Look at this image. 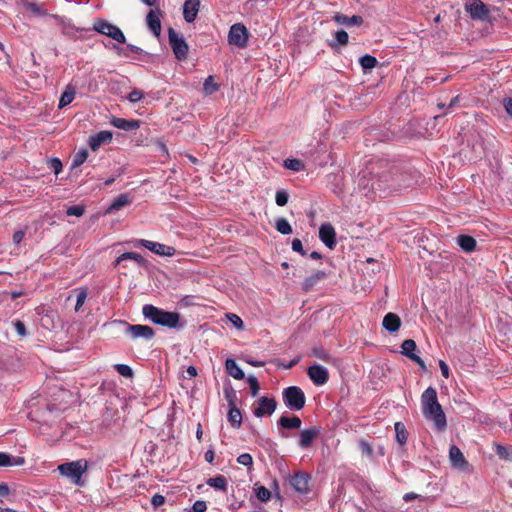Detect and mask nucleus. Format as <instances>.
Here are the masks:
<instances>
[{
	"label": "nucleus",
	"instance_id": "nucleus-1",
	"mask_svg": "<svg viewBox=\"0 0 512 512\" xmlns=\"http://www.w3.org/2000/svg\"><path fill=\"white\" fill-rule=\"evenodd\" d=\"M142 314L146 319L160 326L170 329L182 326V324H180L181 316L179 313L165 311L152 304L144 305L142 307Z\"/></svg>",
	"mask_w": 512,
	"mask_h": 512
},
{
	"label": "nucleus",
	"instance_id": "nucleus-2",
	"mask_svg": "<svg viewBox=\"0 0 512 512\" xmlns=\"http://www.w3.org/2000/svg\"><path fill=\"white\" fill-rule=\"evenodd\" d=\"M88 469V462L85 459L63 463L58 466L60 474L68 478L71 483L81 486L83 485L82 476Z\"/></svg>",
	"mask_w": 512,
	"mask_h": 512
},
{
	"label": "nucleus",
	"instance_id": "nucleus-3",
	"mask_svg": "<svg viewBox=\"0 0 512 512\" xmlns=\"http://www.w3.org/2000/svg\"><path fill=\"white\" fill-rule=\"evenodd\" d=\"M283 402L287 408L293 411H299L304 408L306 397L302 389L298 386H289L282 392Z\"/></svg>",
	"mask_w": 512,
	"mask_h": 512
},
{
	"label": "nucleus",
	"instance_id": "nucleus-4",
	"mask_svg": "<svg viewBox=\"0 0 512 512\" xmlns=\"http://www.w3.org/2000/svg\"><path fill=\"white\" fill-rule=\"evenodd\" d=\"M93 29L100 34H103V35H106V36L112 38L113 40L117 41L118 43L124 44L126 42V37H125L124 33L122 32V30L118 26L108 22L105 19H102V18L95 19L94 24H93Z\"/></svg>",
	"mask_w": 512,
	"mask_h": 512
},
{
	"label": "nucleus",
	"instance_id": "nucleus-5",
	"mask_svg": "<svg viewBox=\"0 0 512 512\" xmlns=\"http://www.w3.org/2000/svg\"><path fill=\"white\" fill-rule=\"evenodd\" d=\"M465 11L472 20L490 22L491 13L486 4L481 0H471L465 3Z\"/></svg>",
	"mask_w": 512,
	"mask_h": 512
},
{
	"label": "nucleus",
	"instance_id": "nucleus-6",
	"mask_svg": "<svg viewBox=\"0 0 512 512\" xmlns=\"http://www.w3.org/2000/svg\"><path fill=\"white\" fill-rule=\"evenodd\" d=\"M168 39L176 59L179 61L186 60L189 52L186 41L182 37H179L173 28L168 29Z\"/></svg>",
	"mask_w": 512,
	"mask_h": 512
},
{
	"label": "nucleus",
	"instance_id": "nucleus-7",
	"mask_svg": "<svg viewBox=\"0 0 512 512\" xmlns=\"http://www.w3.org/2000/svg\"><path fill=\"white\" fill-rule=\"evenodd\" d=\"M426 419L431 420L438 431H444L447 427L446 415L441 407L438 404V409L434 408V406L427 407L422 410Z\"/></svg>",
	"mask_w": 512,
	"mask_h": 512
},
{
	"label": "nucleus",
	"instance_id": "nucleus-8",
	"mask_svg": "<svg viewBox=\"0 0 512 512\" xmlns=\"http://www.w3.org/2000/svg\"><path fill=\"white\" fill-rule=\"evenodd\" d=\"M228 41L232 45L244 48L248 41L247 28L241 23L232 25L228 34Z\"/></svg>",
	"mask_w": 512,
	"mask_h": 512
},
{
	"label": "nucleus",
	"instance_id": "nucleus-9",
	"mask_svg": "<svg viewBox=\"0 0 512 512\" xmlns=\"http://www.w3.org/2000/svg\"><path fill=\"white\" fill-rule=\"evenodd\" d=\"M277 408V402L274 398L261 396L255 403L253 414L257 418L269 416L274 413Z\"/></svg>",
	"mask_w": 512,
	"mask_h": 512
},
{
	"label": "nucleus",
	"instance_id": "nucleus-10",
	"mask_svg": "<svg viewBox=\"0 0 512 512\" xmlns=\"http://www.w3.org/2000/svg\"><path fill=\"white\" fill-rule=\"evenodd\" d=\"M134 247L143 246L151 252L160 255V256H172L175 253V249L171 246H167L165 244H161L158 242H153L145 239H138L134 242Z\"/></svg>",
	"mask_w": 512,
	"mask_h": 512
},
{
	"label": "nucleus",
	"instance_id": "nucleus-11",
	"mask_svg": "<svg viewBox=\"0 0 512 512\" xmlns=\"http://www.w3.org/2000/svg\"><path fill=\"white\" fill-rule=\"evenodd\" d=\"M123 323L126 325V334L132 339L143 338L145 340H151L155 336V331L150 326L140 324L134 325L127 322Z\"/></svg>",
	"mask_w": 512,
	"mask_h": 512
},
{
	"label": "nucleus",
	"instance_id": "nucleus-12",
	"mask_svg": "<svg viewBox=\"0 0 512 512\" xmlns=\"http://www.w3.org/2000/svg\"><path fill=\"white\" fill-rule=\"evenodd\" d=\"M307 374L311 381L317 385L322 386L329 380V372L321 365H312L308 368Z\"/></svg>",
	"mask_w": 512,
	"mask_h": 512
},
{
	"label": "nucleus",
	"instance_id": "nucleus-13",
	"mask_svg": "<svg viewBox=\"0 0 512 512\" xmlns=\"http://www.w3.org/2000/svg\"><path fill=\"white\" fill-rule=\"evenodd\" d=\"M416 349L417 345L413 339H406L401 344V353L413 362L417 363L422 369H425L426 365L421 357L415 353Z\"/></svg>",
	"mask_w": 512,
	"mask_h": 512
},
{
	"label": "nucleus",
	"instance_id": "nucleus-14",
	"mask_svg": "<svg viewBox=\"0 0 512 512\" xmlns=\"http://www.w3.org/2000/svg\"><path fill=\"white\" fill-rule=\"evenodd\" d=\"M319 238L330 249L336 246V232L332 224L324 223L320 226Z\"/></svg>",
	"mask_w": 512,
	"mask_h": 512
},
{
	"label": "nucleus",
	"instance_id": "nucleus-15",
	"mask_svg": "<svg viewBox=\"0 0 512 512\" xmlns=\"http://www.w3.org/2000/svg\"><path fill=\"white\" fill-rule=\"evenodd\" d=\"M162 15V11L157 8L156 10L151 9L146 16V23L150 31L153 33L155 37H159L161 35V20L160 17Z\"/></svg>",
	"mask_w": 512,
	"mask_h": 512
},
{
	"label": "nucleus",
	"instance_id": "nucleus-16",
	"mask_svg": "<svg viewBox=\"0 0 512 512\" xmlns=\"http://www.w3.org/2000/svg\"><path fill=\"white\" fill-rule=\"evenodd\" d=\"M291 486L301 494H306L309 491V475L304 472H296L290 478Z\"/></svg>",
	"mask_w": 512,
	"mask_h": 512
},
{
	"label": "nucleus",
	"instance_id": "nucleus-17",
	"mask_svg": "<svg viewBox=\"0 0 512 512\" xmlns=\"http://www.w3.org/2000/svg\"><path fill=\"white\" fill-rule=\"evenodd\" d=\"M319 434L320 428L316 426L302 430L300 432L299 446L303 449L309 448Z\"/></svg>",
	"mask_w": 512,
	"mask_h": 512
},
{
	"label": "nucleus",
	"instance_id": "nucleus-18",
	"mask_svg": "<svg viewBox=\"0 0 512 512\" xmlns=\"http://www.w3.org/2000/svg\"><path fill=\"white\" fill-rule=\"evenodd\" d=\"M200 9V0H185L183 5V17L186 22L192 23L197 18Z\"/></svg>",
	"mask_w": 512,
	"mask_h": 512
},
{
	"label": "nucleus",
	"instance_id": "nucleus-19",
	"mask_svg": "<svg viewBox=\"0 0 512 512\" xmlns=\"http://www.w3.org/2000/svg\"><path fill=\"white\" fill-rule=\"evenodd\" d=\"M449 459L454 468L466 470L468 467V462L466 461L462 451L455 445H452L449 449Z\"/></svg>",
	"mask_w": 512,
	"mask_h": 512
},
{
	"label": "nucleus",
	"instance_id": "nucleus-20",
	"mask_svg": "<svg viewBox=\"0 0 512 512\" xmlns=\"http://www.w3.org/2000/svg\"><path fill=\"white\" fill-rule=\"evenodd\" d=\"M327 274L324 271L317 270L310 276H308L302 283V289L305 292L311 291L317 284L324 281Z\"/></svg>",
	"mask_w": 512,
	"mask_h": 512
},
{
	"label": "nucleus",
	"instance_id": "nucleus-21",
	"mask_svg": "<svg viewBox=\"0 0 512 512\" xmlns=\"http://www.w3.org/2000/svg\"><path fill=\"white\" fill-rule=\"evenodd\" d=\"M112 140V133L110 131H100L96 133L95 135L90 136L89 138V146L93 151H96L99 149V147L104 144L108 143Z\"/></svg>",
	"mask_w": 512,
	"mask_h": 512
},
{
	"label": "nucleus",
	"instance_id": "nucleus-22",
	"mask_svg": "<svg viewBox=\"0 0 512 512\" xmlns=\"http://www.w3.org/2000/svg\"><path fill=\"white\" fill-rule=\"evenodd\" d=\"M382 325L390 333H396L401 327V319L397 314L389 312L384 316Z\"/></svg>",
	"mask_w": 512,
	"mask_h": 512
},
{
	"label": "nucleus",
	"instance_id": "nucleus-23",
	"mask_svg": "<svg viewBox=\"0 0 512 512\" xmlns=\"http://www.w3.org/2000/svg\"><path fill=\"white\" fill-rule=\"evenodd\" d=\"M421 404H422V410L434 406V408L438 409V398H437V392L436 389L433 387H428L421 396Z\"/></svg>",
	"mask_w": 512,
	"mask_h": 512
},
{
	"label": "nucleus",
	"instance_id": "nucleus-24",
	"mask_svg": "<svg viewBox=\"0 0 512 512\" xmlns=\"http://www.w3.org/2000/svg\"><path fill=\"white\" fill-rule=\"evenodd\" d=\"M132 199L130 198L128 193H122L118 195L109 205V207L106 210L107 214H112L123 207L131 204Z\"/></svg>",
	"mask_w": 512,
	"mask_h": 512
},
{
	"label": "nucleus",
	"instance_id": "nucleus-25",
	"mask_svg": "<svg viewBox=\"0 0 512 512\" xmlns=\"http://www.w3.org/2000/svg\"><path fill=\"white\" fill-rule=\"evenodd\" d=\"M111 124L114 127L118 128V129L125 130V131H132V130H135V129L139 128L140 121H138V120H127L125 118L114 117L111 120Z\"/></svg>",
	"mask_w": 512,
	"mask_h": 512
},
{
	"label": "nucleus",
	"instance_id": "nucleus-26",
	"mask_svg": "<svg viewBox=\"0 0 512 512\" xmlns=\"http://www.w3.org/2000/svg\"><path fill=\"white\" fill-rule=\"evenodd\" d=\"M225 368L227 373L237 380H242L245 377L243 370L238 366L236 361L232 358H228L225 362Z\"/></svg>",
	"mask_w": 512,
	"mask_h": 512
},
{
	"label": "nucleus",
	"instance_id": "nucleus-27",
	"mask_svg": "<svg viewBox=\"0 0 512 512\" xmlns=\"http://www.w3.org/2000/svg\"><path fill=\"white\" fill-rule=\"evenodd\" d=\"M457 244L465 252H473L476 249L477 242L475 238L469 235H459L457 237Z\"/></svg>",
	"mask_w": 512,
	"mask_h": 512
},
{
	"label": "nucleus",
	"instance_id": "nucleus-28",
	"mask_svg": "<svg viewBox=\"0 0 512 512\" xmlns=\"http://www.w3.org/2000/svg\"><path fill=\"white\" fill-rule=\"evenodd\" d=\"M228 421L234 428H240L242 424V413L235 403H231L228 412Z\"/></svg>",
	"mask_w": 512,
	"mask_h": 512
},
{
	"label": "nucleus",
	"instance_id": "nucleus-29",
	"mask_svg": "<svg viewBox=\"0 0 512 512\" xmlns=\"http://www.w3.org/2000/svg\"><path fill=\"white\" fill-rule=\"evenodd\" d=\"M302 424L298 416H281L278 420V425L284 429H298Z\"/></svg>",
	"mask_w": 512,
	"mask_h": 512
},
{
	"label": "nucleus",
	"instance_id": "nucleus-30",
	"mask_svg": "<svg viewBox=\"0 0 512 512\" xmlns=\"http://www.w3.org/2000/svg\"><path fill=\"white\" fill-rule=\"evenodd\" d=\"M125 260H134L139 265L145 264V259L136 252H125L121 254L114 262V267L119 266Z\"/></svg>",
	"mask_w": 512,
	"mask_h": 512
},
{
	"label": "nucleus",
	"instance_id": "nucleus-31",
	"mask_svg": "<svg viewBox=\"0 0 512 512\" xmlns=\"http://www.w3.org/2000/svg\"><path fill=\"white\" fill-rule=\"evenodd\" d=\"M75 95H76L75 87H73L72 85H68L60 97L58 107L61 109L65 106L69 105L74 100Z\"/></svg>",
	"mask_w": 512,
	"mask_h": 512
},
{
	"label": "nucleus",
	"instance_id": "nucleus-32",
	"mask_svg": "<svg viewBox=\"0 0 512 512\" xmlns=\"http://www.w3.org/2000/svg\"><path fill=\"white\" fill-rule=\"evenodd\" d=\"M207 485L213 487L217 490H221L223 492L227 491L228 482L227 479L223 475H218L212 478H209L206 481Z\"/></svg>",
	"mask_w": 512,
	"mask_h": 512
},
{
	"label": "nucleus",
	"instance_id": "nucleus-33",
	"mask_svg": "<svg viewBox=\"0 0 512 512\" xmlns=\"http://www.w3.org/2000/svg\"><path fill=\"white\" fill-rule=\"evenodd\" d=\"M394 429L396 433V441L400 445H405L408 439V431L405 427V425L401 422H396L394 424Z\"/></svg>",
	"mask_w": 512,
	"mask_h": 512
},
{
	"label": "nucleus",
	"instance_id": "nucleus-34",
	"mask_svg": "<svg viewBox=\"0 0 512 512\" xmlns=\"http://www.w3.org/2000/svg\"><path fill=\"white\" fill-rule=\"evenodd\" d=\"M336 20L346 26L361 25L363 23V18L359 15H353L351 17L339 15L336 17Z\"/></svg>",
	"mask_w": 512,
	"mask_h": 512
},
{
	"label": "nucleus",
	"instance_id": "nucleus-35",
	"mask_svg": "<svg viewBox=\"0 0 512 512\" xmlns=\"http://www.w3.org/2000/svg\"><path fill=\"white\" fill-rule=\"evenodd\" d=\"M275 229L283 235H288L292 233V226L285 218H278L276 220Z\"/></svg>",
	"mask_w": 512,
	"mask_h": 512
},
{
	"label": "nucleus",
	"instance_id": "nucleus-36",
	"mask_svg": "<svg viewBox=\"0 0 512 512\" xmlns=\"http://www.w3.org/2000/svg\"><path fill=\"white\" fill-rule=\"evenodd\" d=\"M219 85L215 82V79L213 76H208L203 84V91L206 95H211L218 91Z\"/></svg>",
	"mask_w": 512,
	"mask_h": 512
},
{
	"label": "nucleus",
	"instance_id": "nucleus-37",
	"mask_svg": "<svg viewBox=\"0 0 512 512\" xmlns=\"http://www.w3.org/2000/svg\"><path fill=\"white\" fill-rule=\"evenodd\" d=\"M24 6L27 10H29L31 13L38 15V16H47L49 15L48 11L43 8V5L33 3V2H25Z\"/></svg>",
	"mask_w": 512,
	"mask_h": 512
},
{
	"label": "nucleus",
	"instance_id": "nucleus-38",
	"mask_svg": "<svg viewBox=\"0 0 512 512\" xmlns=\"http://www.w3.org/2000/svg\"><path fill=\"white\" fill-rule=\"evenodd\" d=\"M361 67L364 70H370L377 66L378 61L374 56H371L369 54H366L362 56L359 60Z\"/></svg>",
	"mask_w": 512,
	"mask_h": 512
},
{
	"label": "nucleus",
	"instance_id": "nucleus-39",
	"mask_svg": "<svg viewBox=\"0 0 512 512\" xmlns=\"http://www.w3.org/2000/svg\"><path fill=\"white\" fill-rule=\"evenodd\" d=\"M284 167L289 170L298 172V171H302L305 166L301 160L296 159V158H291V159H286L284 161Z\"/></svg>",
	"mask_w": 512,
	"mask_h": 512
},
{
	"label": "nucleus",
	"instance_id": "nucleus-40",
	"mask_svg": "<svg viewBox=\"0 0 512 512\" xmlns=\"http://www.w3.org/2000/svg\"><path fill=\"white\" fill-rule=\"evenodd\" d=\"M313 355L326 363H332L333 357L322 347H316L313 349Z\"/></svg>",
	"mask_w": 512,
	"mask_h": 512
},
{
	"label": "nucleus",
	"instance_id": "nucleus-41",
	"mask_svg": "<svg viewBox=\"0 0 512 512\" xmlns=\"http://www.w3.org/2000/svg\"><path fill=\"white\" fill-rule=\"evenodd\" d=\"M88 157V150L87 149H81L79 150L73 157L72 166L78 167L82 165Z\"/></svg>",
	"mask_w": 512,
	"mask_h": 512
},
{
	"label": "nucleus",
	"instance_id": "nucleus-42",
	"mask_svg": "<svg viewBox=\"0 0 512 512\" xmlns=\"http://www.w3.org/2000/svg\"><path fill=\"white\" fill-rule=\"evenodd\" d=\"M88 296L87 288H81L77 294L75 311L78 312L81 310Z\"/></svg>",
	"mask_w": 512,
	"mask_h": 512
},
{
	"label": "nucleus",
	"instance_id": "nucleus-43",
	"mask_svg": "<svg viewBox=\"0 0 512 512\" xmlns=\"http://www.w3.org/2000/svg\"><path fill=\"white\" fill-rule=\"evenodd\" d=\"M256 497L261 502H267L271 498V492L264 486H260L255 490Z\"/></svg>",
	"mask_w": 512,
	"mask_h": 512
},
{
	"label": "nucleus",
	"instance_id": "nucleus-44",
	"mask_svg": "<svg viewBox=\"0 0 512 512\" xmlns=\"http://www.w3.org/2000/svg\"><path fill=\"white\" fill-rule=\"evenodd\" d=\"M247 382L249 384L251 395L253 397L256 396L260 390V385H259L257 378L253 375H250L247 377Z\"/></svg>",
	"mask_w": 512,
	"mask_h": 512
},
{
	"label": "nucleus",
	"instance_id": "nucleus-45",
	"mask_svg": "<svg viewBox=\"0 0 512 512\" xmlns=\"http://www.w3.org/2000/svg\"><path fill=\"white\" fill-rule=\"evenodd\" d=\"M115 369L123 377L130 378L133 376L132 368L126 364H117Z\"/></svg>",
	"mask_w": 512,
	"mask_h": 512
},
{
	"label": "nucleus",
	"instance_id": "nucleus-46",
	"mask_svg": "<svg viewBox=\"0 0 512 512\" xmlns=\"http://www.w3.org/2000/svg\"><path fill=\"white\" fill-rule=\"evenodd\" d=\"M237 462L240 465L246 466L249 469H251V467L253 465V458L249 453H243L237 457Z\"/></svg>",
	"mask_w": 512,
	"mask_h": 512
},
{
	"label": "nucleus",
	"instance_id": "nucleus-47",
	"mask_svg": "<svg viewBox=\"0 0 512 512\" xmlns=\"http://www.w3.org/2000/svg\"><path fill=\"white\" fill-rule=\"evenodd\" d=\"M289 195L284 190H279L276 192L275 201L278 206H285L288 202Z\"/></svg>",
	"mask_w": 512,
	"mask_h": 512
},
{
	"label": "nucleus",
	"instance_id": "nucleus-48",
	"mask_svg": "<svg viewBox=\"0 0 512 512\" xmlns=\"http://www.w3.org/2000/svg\"><path fill=\"white\" fill-rule=\"evenodd\" d=\"M85 212V209L83 206H80V205H74V206H70L67 211H66V214L68 216H76V217H80L84 214Z\"/></svg>",
	"mask_w": 512,
	"mask_h": 512
},
{
	"label": "nucleus",
	"instance_id": "nucleus-49",
	"mask_svg": "<svg viewBox=\"0 0 512 512\" xmlns=\"http://www.w3.org/2000/svg\"><path fill=\"white\" fill-rule=\"evenodd\" d=\"M49 167L52 169L55 175H58L62 171V162L59 158H52L49 160Z\"/></svg>",
	"mask_w": 512,
	"mask_h": 512
},
{
	"label": "nucleus",
	"instance_id": "nucleus-50",
	"mask_svg": "<svg viewBox=\"0 0 512 512\" xmlns=\"http://www.w3.org/2000/svg\"><path fill=\"white\" fill-rule=\"evenodd\" d=\"M359 447H360L361 453L363 455H366L367 457H372L373 449L368 442H366L364 440L360 441Z\"/></svg>",
	"mask_w": 512,
	"mask_h": 512
},
{
	"label": "nucleus",
	"instance_id": "nucleus-51",
	"mask_svg": "<svg viewBox=\"0 0 512 512\" xmlns=\"http://www.w3.org/2000/svg\"><path fill=\"white\" fill-rule=\"evenodd\" d=\"M337 42L341 45H346L349 40V35L345 30H339L335 34Z\"/></svg>",
	"mask_w": 512,
	"mask_h": 512
},
{
	"label": "nucleus",
	"instance_id": "nucleus-52",
	"mask_svg": "<svg viewBox=\"0 0 512 512\" xmlns=\"http://www.w3.org/2000/svg\"><path fill=\"white\" fill-rule=\"evenodd\" d=\"M127 98L130 102L136 103L143 98V93L138 89H134L128 94Z\"/></svg>",
	"mask_w": 512,
	"mask_h": 512
},
{
	"label": "nucleus",
	"instance_id": "nucleus-53",
	"mask_svg": "<svg viewBox=\"0 0 512 512\" xmlns=\"http://www.w3.org/2000/svg\"><path fill=\"white\" fill-rule=\"evenodd\" d=\"M292 250L300 253L302 256L306 255V251L303 249V245L300 239L295 238L292 241Z\"/></svg>",
	"mask_w": 512,
	"mask_h": 512
},
{
	"label": "nucleus",
	"instance_id": "nucleus-54",
	"mask_svg": "<svg viewBox=\"0 0 512 512\" xmlns=\"http://www.w3.org/2000/svg\"><path fill=\"white\" fill-rule=\"evenodd\" d=\"M207 510V504L203 500H197L192 506L193 512H205Z\"/></svg>",
	"mask_w": 512,
	"mask_h": 512
},
{
	"label": "nucleus",
	"instance_id": "nucleus-55",
	"mask_svg": "<svg viewBox=\"0 0 512 512\" xmlns=\"http://www.w3.org/2000/svg\"><path fill=\"white\" fill-rule=\"evenodd\" d=\"M164 503H165V497L161 494H155L151 498V504L153 505L154 508H158V507L162 506Z\"/></svg>",
	"mask_w": 512,
	"mask_h": 512
},
{
	"label": "nucleus",
	"instance_id": "nucleus-56",
	"mask_svg": "<svg viewBox=\"0 0 512 512\" xmlns=\"http://www.w3.org/2000/svg\"><path fill=\"white\" fill-rule=\"evenodd\" d=\"M391 178V175L390 174H385L383 176H379L374 182H373V187L375 188H378V189H381L382 188V183L383 182H386L388 181V179Z\"/></svg>",
	"mask_w": 512,
	"mask_h": 512
},
{
	"label": "nucleus",
	"instance_id": "nucleus-57",
	"mask_svg": "<svg viewBox=\"0 0 512 512\" xmlns=\"http://www.w3.org/2000/svg\"><path fill=\"white\" fill-rule=\"evenodd\" d=\"M14 327H15V330H16L18 335H20V336H25L26 335L25 324L22 321L17 320L14 323Z\"/></svg>",
	"mask_w": 512,
	"mask_h": 512
},
{
	"label": "nucleus",
	"instance_id": "nucleus-58",
	"mask_svg": "<svg viewBox=\"0 0 512 512\" xmlns=\"http://www.w3.org/2000/svg\"><path fill=\"white\" fill-rule=\"evenodd\" d=\"M224 394H225L226 400L228 401L229 407H231V403H235V399H236L235 392L232 389L231 390L225 389Z\"/></svg>",
	"mask_w": 512,
	"mask_h": 512
},
{
	"label": "nucleus",
	"instance_id": "nucleus-59",
	"mask_svg": "<svg viewBox=\"0 0 512 512\" xmlns=\"http://www.w3.org/2000/svg\"><path fill=\"white\" fill-rule=\"evenodd\" d=\"M503 106L505 108L506 113L512 117V98L507 97L503 99Z\"/></svg>",
	"mask_w": 512,
	"mask_h": 512
},
{
	"label": "nucleus",
	"instance_id": "nucleus-60",
	"mask_svg": "<svg viewBox=\"0 0 512 512\" xmlns=\"http://www.w3.org/2000/svg\"><path fill=\"white\" fill-rule=\"evenodd\" d=\"M9 466H21L24 464L25 459L23 457H13L9 455Z\"/></svg>",
	"mask_w": 512,
	"mask_h": 512
},
{
	"label": "nucleus",
	"instance_id": "nucleus-61",
	"mask_svg": "<svg viewBox=\"0 0 512 512\" xmlns=\"http://www.w3.org/2000/svg\"><path fill=\"white\" fill-rule=\"evenodd\" d=\"M229 319L234 324V326H236L238 328H241L243 326L242 319L239 316H237L236 314H230Z\"/></svg>",
	"mask_w": 512,
	"mask_h": 512
},
{
	"label": "nucleus",
	"instance_id": "nucleus-62",
	"mask_svg": "<svg viewBox=\"0 0 512 512\" xmlns=\"http://www.w3.org/2000/svg\"><path fill=\"white\" fill-rule=\"evenodd\" d=\"M24 236H25V232L22 230L14 232L13 243L18 245L23 240Z\"/></svg>",
	"mask_w": 512,
	"mask_h": 512
},
{
	"label": "nucleus",
	"instance_id": "nucleus-63",
	"mask_svg": "<svg viewBox=\"0 0 512 512\" xmlns=\"http://www.w3.org/2000/svg\"><path fill=\"white\" fill-rule=\"evenodd\" d=\"M9 464V454L0 452V467H7Z\"/></svg>",
	"mask_w": 512,
	"mask_h": 512
},
{
	"label": "nucleus",
	"instance_id": "nucleus-64",
	"mask_svg": "<svg viewBox=\"0 0 512 512\" xmlns=\"http://www.w3.org/2000/svg\"><path fill=\"white\" fill-rule=\"evenodd\" d=\"M496 452L501 458L508 459L509 454L504 446L498 445Z\"/></svg>",
	"mask_w": 512,
	"mask_h": 512
}]
</instances>
